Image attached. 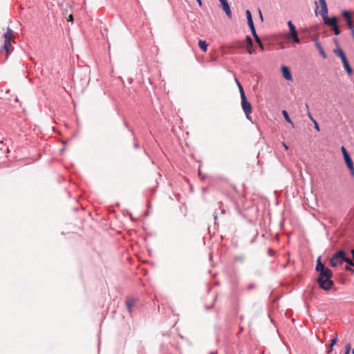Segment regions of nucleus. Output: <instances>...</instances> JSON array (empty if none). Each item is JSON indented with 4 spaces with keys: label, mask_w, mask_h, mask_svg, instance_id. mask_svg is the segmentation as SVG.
Here are the masks:
<instances>
[{
    "label": "nucleus",
    "mask_w": 354,
    "mask_h": 354,
    "mask_svg": "<svg viewBox=\"0 0 354 354\" xmlns=\"http://www.w3.org/2000/svg\"><path fill=\"white\" fill-rule=\"evenodd\" d=\"M316 270L319 272V277L317 279L319 286L324 290H330L334 285V282L331 279L333 277L332 271L326 266Z\"/></svg>",
    "instance_id": "1"
},
{
    "label": "nucleus",
    "mask_w": 354,
    "mask_h": 354,
    "mask_svg": "<svg viewBox=\"0 0 354 354\" xmlns=\"http://www.w3.org/2000/svg\"><path fill=\"white\" fill-rule=\"evenodd\" d=\"M333 53L335 55L342 59V62L343 63L344 68L346 71L348 75H351L353 73L352 68L349 65L348 61L347 59V57L344 53V51L340 48H337L334 49Z\"/></svg>",
    "instance_id": "2"
},
{
    "label": "nucleus",
    "mask_w": 354,
    "mask_h": 354,
    "mask_svg": "<svg viewBox=\"0 0 354 354\" xmlns=\"http://www.w3.org/2000/svg\"><path fill=\"white\" fill-rule=\"evenodd\" d=\"M241 106L247 119L252 121L251 117L250 115L252 113V106L251 104L248 102L245 95H243V97L241 98Z\"/></svg>",
    "instance_id": "3"
},
{
    "label": "nucleus",
    "mask_w": 354,
    "mask_h": 354,
    "mask_svg": "<svg viewBox=\"0 0 354 354\" xmlns=\"http://www.w3.org/2000/svg\"><path fill=\"white\" fill-rule=\"evenodd\" d=\"M341 151L342 152L344 159L345 160V162H346L348 168L351 167L353 165V160H352L351 158L350 157L348 153L346 150L345 147H342Z\"/></svg>",
    "instance_id": "4"
},
{
    "label": "nucleus",
    "mask_w": 354,
    "mask_h": 354,
    "mask_svg": "<svg viewBox=\"0 0 354 354\" xmlns=\"http://www.w3.org/2000/svg\"><path fill=\"white\" fill-rule=\"evenodd\" d=\"M342 15L346 20L347 26H348V28L353 29V28L354 26H353V21H352L351 12L348 10H344L342 12Z\"/></svg>",
    "instance_id": "5"
},
{
    "label": "nucleus",
    "mask_w": 354,
    "mask_h": 354,
    "mask_svg": "<svg viewBox=\"0 0 354 354\" xmlns=\"http://www.w3.org/2000/svg\"><path fill=\"white\" fill-rule=\"evenodd\" d=\"M286 38L288 39H292L293 41L297 43V44H299L300 43V39L298 37V35H297V30L290 31V32H288L286 35Z\"/></svg>",
    "instance_id": "6"
},
{
    "label": "nucleus",
    "mask_w": 354,
    "mask_h": 354,
    "mask_svg": "<svg viewBox=\"0 0 354 354\" xmlns=\"http://www.w3.org/2000/svg\"><path fill=\"white\" fill-rule=\"evenodd\" d=\"M323 20H324V23L330 27L335 26V25L336 24H337V19L336 17H324Z\"/></svg>",
    "instance_id": "7"
},
{
    "label": "nucleus",
    "mask_w": 354,
    "mask_h": 354,
    "mask_svg": "<svg viewBox=\"0 0 354 354\" xmlns=\"http://www.w3.org/2000/svg\"><path fill=\"white\" fill-rule=\"evenodd\" d=\"M11 48H12L11 45V41L4 40V44L0 47L1 50H5L6 53V57H8Z\"/></svg>",
    "instance_id": "8"
},
{
    "label": "nucleus",
    "mask_w": 354,
    "mask_h": 354,
    "mask_svg": "<svg viewBox=\"0 0 354 354\" xmlns=\"http://www.w3.org/2000/svg\"><path fill=\"white\" fill-rule=\"evenodd\" d=\"M281 71H282V74H283V77L286 80H292L291 73H290L289 68L287 66H282Z\"/></svg>",
    "instance_id": "9"
},
{
    "label": "nucleus",
    "mask_w": 354,
    "mask_h": 354,
    "mask_svg": "<svg viewBox=\"0 0 354 354\" xmlns=\"http://www.w3.org/2000/svg\"><path fill=\"white\" fill-rule=\"evenodd\" d=\"M221 5H222V7H223V9L224 10V12H225V14L227 15V16L230 18H231L232 17V12H231V10H230V7L228 4V3L227 2V1H223V2H221Z\"/></svg>",
    "instance_id": "10"
},
{
    "label": "nucleus",
    "mask_w": 354,
    "mask_h": 354,
    "mask_svg": "<svg viewBox=\"0 0 354 354\" xmlns=\"http://www.w3.org/2000/svg\"><path fill=\"white\" fill-rule=\"evenodd\" d=\"M14 36V31L10 28L8 27L6 28V32L4 33L3 38L4 40L12 41V39Z\"/></svg>",
    "instance_id": "11"
},
{
    "label": "nucleus",
    "mask_w": 354,
    "mask_h": 354,
    "mask_svg": "<svg viewBox=\"0 0 354 354\" xmlns=\"http://www.w3.org/2000/svg\"><path fill=\"white\" fill-rule=\"evenodd\" d=\"M134 304H135V300L133 298L129 297L127 299V300L125 301V304H126V307L129 313L131 312V308L134 306Z\"/></svg>",
    "instance_id": "12"
},
{
    "label": "nucleus",
    "mask_w": 354,
    "mask_h": 354,
    "mask_svg": "<svg viewBox=\"0 0 354 354\" xmlns=\"http://www.w3.org/2000/svg\"><path fill=\"white\" fill-rule=\"evenodd\" d=\"M315 46L318 49V50H319L320 55H322V57L323 58L326 59V54L325 53L324 50L322 48L321 44L319 41H316L315 42Z\"/></svg>",
    "instance_id": "13"
},
{
    "label": "nucleus",
    "mask_w": 354,
    "mask_h": 354,
    "mask_svg": "<svg viewBox=\"0 0 354 354\" xmlns=\"http://www.w3.org/2000/svg\"><path fill=\"white\" fill-rule=\"evenodd\" d=\"M246 17L248 19V24L250 28H253L254 23L252 17V14L249 10H246Z\"/></svg>",
    "instance_id": "14"
},
{
    "label": "nucleus",
    "mask_w": 354,
    "mask_h": 354,
    "mask_svg": "<svg viewBox=\"0 0 354 354\" xmlns=\"http://www.w3.org/2000/svg\"><path fill=\"white\" fill-rule=\"evenodd\" d=\"M320 15L322 19H324V17H328L327 4L321 5Z\"/></svg>",
    "instance_id": "15"
},
{
    "label": "nucleus",
    "mask_w": 354,
    "mask_h": 354,
    "mask_svg": "<svg viewBox=\"0 0 354 354\" xmlns=\"http://www.w3.org/2000/svg\"><path fill=\"white\" fill-rule=\"evenodd\" d=\"M333 257L339 259L340 261H343L342 259L346 257L345 252L344 250H339L335 254H333Z\"/></svg>",
    "instance_id": "16"
},
{
    "label": "nucleus",
    "mask_w": 354,
    "mask_h": 354,
    "mask_svg": "<svg viewBox=\"0 0 354 354\" xmlns=\"http://www.w3.org/2000/svg\"><path fill=\"white\" fill-rule=\"evenodd\" d=\"M198 46H199L200 48L203 52H206L207 51L208 44H207V42L205 41H204V40H199L198 41Z\"/></svg>",
    "instance_id": "17"
},
{
    "label": "nucleus",
    "mask_w": 354,
    "mask_h": 354,
    "mask_svg": "<svg viewBox=\"0 0 354 354\" xmlns=\"http://www.w3.org/2000/svg\"><path fill=\"white\" fill-rule=\"evenodd\" d=\"M342 263H343V261H340L339 259H338L337 258H335L333 256L330 259V265L333 267H336L337 266H338L339 264H341Z\"/></svg>",
    "instance_id": "18"
},
{
    "label": "nucleus",
    "mask_w": 354,
    "mask_h": 354,
    "mask_svg": "<svg viewBox=\"0 0 354 354\" xmlns=\"http://www.w3.org/2000/svg\"><path fill=\"white\" fill-rule=\"evenodd\" d=\"M337 341V334L336 333L335 337L333 338L330 341L328 352H330L333 350V347L334 346V345L336 344Z\"/></svg>",
    "instance_id": "19"
},
{
    "label": "nucleus",
    "mask_w": 354,
    "mask_h": 354,
    "mask_svg": "<svg viewBox=\"0 0 354 354\" xmlns=\"http://www.w3.org/2000/svg\"><path fill=\"white\" fill-rule=\"evenodd\" d=\"M282 114H283L286 121H287L288 123H290L293 126V122L291 120V119L290 118L288 112L286 111L283 110L282 111Z\"/></svg>",
    "instance_id": "20"
},
{
    "label": "nucleus",
    "mask_w": 354,
    "mask_h": 354,
    "mask_svg": "<svg viewBox=\"0 0 354 354\" xmlns=\"http://www.w3.org/2000/svg\"><path fill=\"white\" fill-rule=\"evenodd\" d=\"M331 28H332V30H333L335 35H338L340 34V30H339V28L337 24H336L335 25V26H332Z\"/></svg>",
    "instance_id": "21"
},
{
    "label": "nucleus",
    "mask_w": 354,
    "mask_h": 354,
    "mask_svg": "<svg viewBox=\"0 0 354 354\" xmlns=\"http://www.w3.org/2000/svg\"><path fill=\"white\" fill-rule=\"evenodd\" d=\"M342 260H343V262H346L349 266L354 267V263L350 258L346 257L344 259H342Z\"/></svg>",
    "instance_id": "22"
},
{
    "label": "nucleus",
    "mask_w": 354,
    "mask_h": 354,
    "mask_svg": "<svg viewBox=\"0 0 354 354\" xmlns=\"http://www.w3.org/2000/svg\"><path fill=\"white\" fill-rule=\"evenodd\" d=\"M325 266L322 262H321V257H318L317 260V264H316V270L319 269L320 268H322Z\"/></svg>",
    "instance_id": "23"
},
{
    "label": "nucleus",
    "mask_w": 354,
    "mask_h": 354,
    "mask_svg": "<svg viewBox=\"0 0 354 354\" xmlns=\"http://www.w3.org/2000/svg\"><path fill=\"white\" fill-rule=\"evenodd\" d=\"M288 28L290 29V31L296 30V28H295V26H294V24H292V22L291 21H289L288 22Z\"/></svg>",
    "instance_id": "24"
},
{
    "label": "nucleus",
    "mask_w": 354,
    "mask_h": 354,
    "mask_svg": "<svg viewBox=\"0 0 354 354\" xmlns=\"http://www.w3.org/2000/svg\"><path fill=\"white\" fill-rule=\"evenodd\" d=\"M351 349V346L350 344H346L345 346V353L344 354H349Z\"/></svg>",
    "instance_id": "25"
},
{
    "label": "nucleus",
    "mask_w": 354,
    "mask_h": 354,
    "mask_svg": "<svg viewBox=\"0 0 354 354\" xmlns=\"http://www.w3.org/2000/svg\"><path fill=\"white\" fill-rule=\"evenodd\" d=\"M239 89V92H240V94H241V98H242V97H243V95H245L242 86H240Z\"/></svg>",
    "instance_id": "26"
},
{
    "label": "nucleus",
    "mask_w": 354,
    "mask_h": 354,
    "mask_svg": "<svg viewBox=\"0 0 354 354\" xmlns=\"http://www.w3.org/2000/svg\"><path fill=\"white\" fill-rule=\"evenodd\" d=\"M235 260L236 261H243L244 260V257L243 256H237L235 257Z\"/></svg>",
    "instance_id": "27"
},
{
    "label": "nucleus",
    "mask_w": 354,
    "mask_h": 354,
    "mask_svg": "<svg viewBox=\"0 0 354 354\" xmlns=\"http://www.w3.org/2000/svg\"><path fill=\"white\" fill-rule=\"evenodd\" d=\"M254 39H255V40H256L257 43L258 44H261V41L260 38L259 37V36H258L257 35H255L254 36Z\"/></svg>",
    "instance_id": "28"
},
{
    "label": "nucleus",
    "mask_w": 354,
    "mask_h": 354,
    "mask_svg": "<svg viewBox=\"0 0 354 354\" xmlns=\"http://www.w3.org/2000/svg\"><path fill=\"white\" fill-rule=\"evenodd\" d=\"M313 123L315 124V128L317 129V131H319V124H317V122H316L315 120H313Z\"/></svg>",
    "instance_id": "29"
},
{
    "label": "nucleus",
    "mask_w": 354,
    "mask_h": 354,
    "mask_svg": "<svg viewBox=\"0 0 354 354\" xmlns=\"http://www.w3.org/2000/svg\"><path fill=\"white\" fill-rule=\"evenodd\" d=\"M348 169L351 171V176L354 178V165H353L351 167H349Z\"/></svg>",
    "instance_id": "30"
},
{
    "label": "nucleus",
    "mask_w": 354,
    "mask_h": 354,
    "mask_svg": "<svg viewBox=\"0 0 354 354\" xmlns=\"http://www.w3.org/2000/svg\"><path fill=\"white\" fill-rule=\"evenodd\" d=\"M250 28L251 30V32H252V34L253 36H254L255 35H257L256 32V30H255L254 26H253V28Z\"/></svg>",
    "instance_id": "31"
},
{
    "label": "nucleus",
    "mask_w": 354,
    "mask_h": 354,
    "mask_svg": "<svg viewBox=\"0 0 354 354\" xmlns=\"http://www.w3.org/2000/svg\"><path fill=\"white\" fill-rule=\"evenodd\" d=\"M247 40H248V44L252 46V40L251 39V37L250 36H247Z\"/></svg>",
    "instance_id": "32"
},
{
    "label": "nucleus",
    "mask_w": 354,
    "mask_h": 354,
    "mask_svg": "<svg viewBox=\"0 0 354 354\" xmlns=\"http://www.w3.org/2000/svg\"><path fill=\"white\" fill-rule=\"evenodd\" d=\"M248 53L250 55L253 54L254 53V50L251 48H248Z\"/></svg>",
    "instance_id": "33"
},
{
    "label": "nucleus",
    "mask_w": 354,
    "mask_h": 354,
    "mask_svg": "<svg viewBox=\"0 0 354 354\" xmlns=\"http://www.w3.org/2000/svg\"><path fill=\"white\" fill-rule=\"evenodd\" d=\"M235 82H236V83L237 84L238 88H239L240 86H241V83L239 82V81L236 78H235Z\"/></svg>",
    "instance_id": "34"
},
{
    "label": "nucleus",
    "mask_w": 354,
    "mask_h": 354,
    "mask_svg": "<svg viewBox=\"0 0 354 354\" xmlns=\"http://www.w3.org/2000/svg\"><path fill=\"white\" fill-rule=\"evenodd\" d=\"M320 5H324L326 4V2L325 0H319Z\"/></svg>",
    "instance_id": "35"
},
{
    "label": "nucleus",
    "mask_w": 354,
    "mask_h": 354,
    "mask_svg": "<svg viewBox=\"0 0 354 354\" xmlns=\"http://www.w3.org/2000/svg\"><path fill=\"white\" fill-rule=\"evenodd\" d=\"M308 115L309 118H310L312 121H313V120H315V119L313 118L312 115L310 114V113L309 111H308Z\"/></svg>",
    "instance_id": "36"
},
{
    "label": "nucleus",
    "mask_w": 354,
    "mask_h": 354,
    "mask_svg": "<svg viewBox=\"0 0 354 354\" xmlns=\"http://www.w3.org/2000/svg\"><path fill=\"white\" fill-rule=\"evenodd\" d=\"M68 21H73V15H69Z\"/></svg>",
    "instance_id": "37"
},
{
    "label": "nucleus",
    "mask_w": 354,
    "mask_h": 354,
    "mask_svg": "<svg viewBox=\"0 0 354 354\" xmlns=\"http://www.w3.org/2000/svg\"><path fill=\"white\" fill-rule=\"evenodd\" d=\"M282 144H283V146L284 147V148L286 149H288V145L286 143L283 142Z\"/></svg>",
    "instance_id": "38"
},
{
    "label": "nucleus",
    "mask_w": 354,
    "mask_h": 354,
    "mask_svg": "<svg viewBox=\"0 0 354 354\" xmlns=\"http://www.w3.org/2000/svg\"><path fill=\"white\" fill-rule=\"evenodd\" d=\"M259 47L261 48V50H263V44L261 42V44H259Z\"/></svg>",
    "instance_id": "39"
},
{
    "label": "nucleus",
    "mask_w": 354,
    "mask_h": 354,
    "mask_svg": "<svg viewBox=\"0 0 354 354\" xmlns=\"http://www.w3.org/2000/svg\"><path fill=\"white\" fill-rule=\"evenodd\" d=\"M134 147H135V148H136V149L139 148V145H138V144L137 142H135V143H134Z\"/></svg>",
    "instance_id": "40"
},
{
    "label": "nucleus",
    "mask_w": 354,
    "mask_h": 354,
    "mask_svg": "<svg viewBox=\"0 0 354 354\" xmlns=\"http://www.w3.org/2000/svg\"><path fill=\"white\" fill-rule=\"evenodd\" d=\"M259 15L261 19H263L262 14L260 10H259Z\"/></svg>",
    "instance_id": "41"
},
{
    "label": "nucleus",
    "mask_w": 354,
    "mask_h": 354,
    "mask_svg": "<svg viewBox=\"0 0 354 354\" xmlns=\"http://www.w3.org/2000/svg\"><path fill=\"white\" fill-rule=\"evenodd\" d=\"M196 1H197V2L198 3V4H199L200 6H201V5H202V1H201V0H196Z\"/></svg>",
    "instance_id": "42"
},
{
    "label": "nucleus",
    "mask_w": 354,
    "mask_h": 354,
    "mask_svg": "<svg viewBox=\"0 0 354 354\" xmlns=\"http://www.w3.org/2000/svg\"><path fill=\"white\" fill-rule=\"evenodd\" d=\"M254 287V285L251 284L248 286V288L250 289V288H252Z\"/></svg>",
    "instance_id": "43"
},
{
    "label": "nucleus",
    "mask_w": 354,
    "mask_h": 354,
    "mask_svg": "<svg viewBox=\"0 0 354 354\" xmlns=\"http://www.w3.org/2000/svg\"><path fill=\"white\" fill-rule=\"evenodd\" d=\"M346 270H351V269H350V267H348V266L346 268Z\"/></svg>",
    "instance_id": "44"
},
{
    "label": "nucleus",
    "mask_w": 354,
    "mask_h": 354,
    "mask_svg": "<svg viewBox=\"0 0 354 354\" xmlns=\"http://www.w3.org/2000/svg\"><path fill=\"white\" fill-rule=\"evenodd\" d=\"M210 354H216V353L214 352H211Z\"/></svg>",
    "instance_id": "45"
},
{
    "label": "nucleus",
    "mask_w": 354,
    "mask_h": 354,
    "mask_svg": "<svg viewBox=\"0 0 354 354\" xmlns=\"http://www.w3.org/2000/svg\"><path fill=\"white\" fill-rule=\"evenodd\" d=\"M351 353L352 354H354V349L352 350Z\"/></svg>",
    "instance_id": "46"
},
{
    "label": "nucleus",
    "mask_w": 354,
    "mask_h": 354,
    "mask_svg": "<svg viewBox=\"0 0 354 354\" xmlns=\"http://www.w3.org/2000/svg\"><path fill=\"white\" fill-rule=\"evenodd\" d=\"M306 106L307 109H308V105L307 104H306Z\"/></svg>",
    "instance_id": "47"
}]
</instances>
